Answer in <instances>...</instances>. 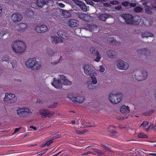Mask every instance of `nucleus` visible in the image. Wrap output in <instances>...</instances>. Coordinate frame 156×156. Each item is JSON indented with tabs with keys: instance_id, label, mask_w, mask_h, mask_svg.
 Returning a JSON list of instances; mask_svg holds the SVG:
<instances>
[{
	"instance_id": "nucleus-3",
	"label": "nucleus",
	"mask_w": 156,
	"mask_h": 156,
	"mask_svg": "<svg viewBox=\"0 0 156 156\" xmlns=\"http://www.w3.org/2000/svg\"><path fill=\"white\" fill-rule=\"evenodd\" d=\"M26 65L27 68L33 70L38 69L41 66V63L37 61L35 58L28 59L26 62Z\"/></svg>"
},
{
	"instance_id": "nucleus-16",
	"label": "nucleus",
	"mask_w": 156,
	"mask_h": 156,
	"mask_svg": "<svg viewBox=\"0 0 156 156\" xmlns=\"http://www.w3.org/2000/svg\"><path fill=\"white\" fill-rule=\"evenodd\" d=\"M59 79L62 80V82L65 85H71L72 84L70 81H69L63 75H59Z\"/></svg>"
},
{
	"instance_id": "nucleus-7",
	"label": "nucleus",
	"mask_w": 156,
	"mask_h": 156,
	"mask_svg": "<svg viewBox=\"0 0 156 156\" xmlns=\"http://www.w3.org/2000/svg\"><path fill=\"white\" fill-rule=\"evenodd\" d=\"M16 97L14 94L6 93L5 94L4 101L5 103H11L16 102Z\"/></svg>"
},
{
	"instance_id": "nucleus-51",
	"label": "nucleus",
	"mask_w": 156,
	"mask_h": 156,
	"mask_svg": "<svg viewBox=\"0 0 156 156\" xmlns=\"http://www.w3.org/2000/svg\"><path fill=\"white\" fill-rule=\"evenodd\" d=\"M103 5L105 6L109 7L111 6L110 4L108 3H104Z\"/></svg>"
},
{
	"instance_id": "nucleus-1",
	"label": "nucleus",
	"mask_w": 156,
	"mask_h": 156,
	"mask_svg": "<svg viewBox=\"0 0 156 156\" xmlns=\"http://www.w3.org/2000/svg\"><path fill=\"white\" fill-rule=\"evenodd\" d=\"M26 47L25 44L21 41H16L12 43V50L16 53H22L25 51Z\"/></svg>"
},
{
	"instance_id": "nucleus-40",
	"label": "nucleus",
	"mask_w": 156,
	"mask_h": 156,
	"mask_svg": "<svg viewBox=\"0 0 156 156\" xmlns=\"http://www.w3.org/2000/svg\"><path fill=\"white\" fill-rule=\"evenodd\" d=\"M13 68H15L17 66V62L16 60H13L11 62Z\"/></svg>"
},
{
	"instance_id": "nucleus-6",
	"label": "nucleus",
	"mask_w": 156,
	"mask_h": 156,
	"mask_svg": "<svg viewBox=\"0 0 156 156\" xmlns=\"http://www.w3.org/2000/svg\"><path fill=\"white\" fill-rule=\"evenodd\" d=\"M134 77L138 81H141L146 79L147 76V73L145 71H137L134 73Z\"/></svg>"
},
{
	"instance_id": "nucleus-52",
	"label": "nucleus",
	"mask_w": 156,
	"mask_h": 156,
	"mask_svg": "<svg viewBox=\"0 0 156 156\" xmlns=\"http://www.w3.org/2000/svg\"><path fill=\"white\" fill-rule=\"evenodd\" d=\"M153 111L151 110L149 112V113H146L145 114V115H150L151 114L153 113Z\"/></svg>"
},
{
	"instance_id": "nucleus-48",
	"label": "nucleus",
	"mask_w": 156,
	"mask_h": 156,
	"mask_svg": "<svg viewBox=\"0 0 156 156\" xmlns=\"http://www.w3.org/2000/svg\"><path fill=\"white\" fill-rule=\"evenodd\" d=\"M100 69H99V70L101 72H103L105 70V69L104 67L103 66H100Z\"/></svg>"
},
{
	"instance_id": "nucleus-37",
	"label": "nucleus",
	"mask_w": 156,
	"mask_h": 156,
	"mask_svg": "<svg viewBox=\"0 0 156 156\" xmlns=\"http://www.w3.org/2000/svg\"><path fill=\"white\" fill-rule=\"evenodd\" d=\"M9 58L8 55H5L4 57H3L2 59V61H6L7 62H9Z\"/></svg>"
},
{
	"instance_id": "nucleus-56",
	"label": "nucleus",
	"mask_w": 156,
	"mask_h": 156,
	"mask_svg": "<svg viewBox=\"0 0 156 156\" xmlns=\"http://www.w3.org/2000/svg\"><path fill=\"white\" fill-rule=\"evenodd\" d=\"M76 121V124H78L79 123V121H80V119H76L75 120Z\"/></svg>"
},
{
	"instance_id": "nucleus-35",
	"label": "nucleus",
	"mask_w": 156,
	"mask_h": 156,
	"mask_svg": "<svg viewBox=\"0 0 156 156\" xmlns=\"http://www.w3.org/2000/svg\"><path fill=\"white\" fill-rule=\"evenodd\" d=\"M112 134L111 136L114 138H116L117 136L118 133L115 131H112L110 132Z\"/></svg>"
},
{
	"instance_id": "nucleus-29",
	"label": "nucleus",
	"mask_w": 156,
	"mask_h": 156,
	"mask_svg": "<svg viewBox=\"0 0 156 156\" xmlns=\"http://www.w3.org/2000/svg\"><path fill=\"white\" fill-rule=\"evenodd\" d=\"M108 16L107 14H101L100 15L99 17L101 20L105 21L108 17Z\"/></svg>"
},
{
	"instance_id": "nucleus-17",
	"label": "nucleus",
	"mask_w": 156,
	"mask_h": 156,
	"mask_svg": "<svg viewBox=\"0 0 156 156\" xmlns=\"http://www.w3.org/2000/svg\"><path fill=\"white\" fill-rule=\"evenodd\" d=\"M90 52L92 54H96L97 57L94 60L97 62H99L101 57V56L99 54V52L95 50L94 48V47L91 48H90Z\"/></svg>"
},
{
	"instance_id": "nucleus-4",
	"label": "nucleus",
	"mask_w": 156,
	"mask_h": 156,
	"mask_svg": "<svg viewBox=\"0 0 156 156\" xmlns=\"http://www.w3.org/2000/svg\"><path fill=\"white\" fill-rule=\"evenodd\" d=\"M122 98V95L120 93L116 94L111 93L109 96V99L112 104H117L119 103Z\"/></svg>"
},
{
	"instance_id": "nucleus-31",
	"label": "nucleus",
	"mask_w": 156,
	"mask_h": 156,
	"mask_svg": "<svg viewBox=\"0 0 156 156\" xmlns=\"http://www.w3.org/2000/svg\"><path fill=\"white\" fill-rule=\"evenodd\" d=\"M108 39V41H110V42H111L112 44H116V42H117L115 40V38H114L113 37H109Z\"/></svg>"
},
{
	"instance_id": "nucleus-46",
	"label": "nucleus",
	"mask_w": 156,
	"mask_h": 156,
	"mask_svg": "<svg viewBox=\"0 0 156 156\" xmlns=\"http://www.w3.org/2000/svg\"><path fill=\"white\" fill-rule=\"evenodd\" d=\"M57 105V103H54L53 104L51 105H50L48 107L51 108H54Z\"/></svg>"
},
{
	"instance_id": "nucleus-8",
	"label": "nucleus",
	"mask_w": 156,
	"mask_h": 156,
	"mask_svg": "<svg viewBox=\"0 0 156 156\" xmlns=\"http://www.w3.org/2000/svg\"><path fill=\"white\" fill-rule=\"evenodd\" d=\"M115 64L118 69H119L126 70L129 67V65L127 62L122 60L117 61Z\"/></svg>"
},
{
	"instance_id": "nucleus-63",
	"label": "nucleus",
	"mask_w": 156,
	"mask_h": 156,
	"mask_svg": "<svg viewBox=\"0 0 156 156\" xmlns=\"http://www.w3.org/2000/svg\"><path fill=\"white\" fill-rule=\"evenodd\" d=\"M45 146H46V145L45 144H42V145H41V147H45Z\"/></svg>"
},
{
	"instance_id": "nucleus-61",
	"label": "nucleus",
	"mask_w": 156,
	"mask_h": 156,
	"mask_svg": "<svg viewBox=\"0 0 156 156\" xmlns=\"http://www.w3.org/2000/svg\"><path fill=\"white\" fill-rule=\"evenodd\" d=\"M93 1L96 2H99L100 1V0H92Z\"/></svg>"
},
{
	"instance_id": "nucleus-34",
	"label": "nucleus",
	"mask_w": 156,
	"mask_h": 156,
	"mask_svg": "<svg viewBox=\"0 0 156 156\" xmlns=\"http://www.w3.org/2000/svg\"><path fill=\"white\" fill-rule=\"evenodd\" d=\"M97 29V26L95 25H90L89 27V30L92 31L93 30H95V29Z\"/></svg>"
},
{
	"instance_id": "nucleus-36",
	"label": "nucleus",
	"mask_w": 156,
	"mask_h": 156,
	"mask_svg": "<svg viewBox=\"0 0 156 156\" xmlns=\"http://www.w3.org/2000/svg\"><path fill=\"white\" fill-rule=\"evenodd\" d=\"M138 137L140 138H146L147 136L143 133H140L138 134Z\"/></svg>"
},
{
	"instance_id": "nucleus-32",
	"label": "nucleus",
	"mask_w": 156,
	"mask_h": 156,
	"mask_svg": "<svg viewBox=\"0 0 156 156\" xmlns=\"http://www.w3.org/2000/svg\"><path fill=\"white\" fill-rule=\"evenodd\" d=\"M94 75H93L92 76H91L90 77L92 80V82L94 84H95L97 83V79L96 77H95Z\"/></svg>"
},
{
	"instance_id": "nucleus-43",
	"label": "nucleus",
	"mask_w": 156,
	"mask_h": 156,
	"mask_svg": "<svg viewBox=\"0 0 156 156\" xmlns=\"http://www.w3.org/2000/svg\"><path fill=\"white\" fill-rule=\"evenodd\" d=\"M53 140H50L47 141L45 144L46 146H49L51 143H52Z\"/></svg>"
},
{
	"instance_id": "nucleus-22",
	"label": "nucleus",
	"mask_w": 156,
	"mask_h": 156,
	"mask_svg": "<svg viewBox=\"0 0 156 156\" xmlns=\"http://www.w3.org/2000/svg\"><path fill=\"white\" fill-rule=\"evenodd\" d=\"M78 17L81 19L86 21H89V19L90 16L84 14H80L78 15Z\"/></svg>"
},
{
	"instance_id": "nucleus-41",
	"label": "nucleus",
	"mask_w": 156,
	"mask_h": 156,
	"mask_svg": "<svg viewBox=\"0 0 156 156\" xmlns=\"http://www.w3.org/2000/svg\"><path fill=\"white\" fill-rule=\"evenodd\" d=\"M148 123L149 122H144L140 126L143 128L146 127L147 126Z\"/></svg>"
},
{
	"instance_id": "nucleus-64",
	"label": "nucleus",
	"mask_w": 156,
	"mask_h": 156,
	"mask_svg": "<svg viewBox=\"0 0 156 156\" xmlns=\"http://www.w3.org/2000/svg\"><path fill=\"white\" fill-rule=\"evenodd\" d=\"M154 129L156 130V125L153 128Z\"/></svg>"
},
{
	"instance_id": "nucleus-59",
	"label": "nucleus",
	"mask_w": 156,
	"mask_h": 156,
	"mask_svg": "<svg viewBox=\"0 0 156 156\" xmlns=\"http://www.w3.org/2000/svg\"><path fill=\"white\" fill-rule=\"evenodd\" d=\"M71 123L72 124H75L76 123V121L75 120H72L71 122Z\"/></svg>"
},
{
	"instance_id": "nucleus-57",
	"label": "nucleus",
	"mask_w": 156,
	"mask_h": 156,
	"mask_svg": "<svg viewBox=\"0 0 156 156\" xmlns=\"http://www.w3.org/2000/svg\"><path fill=\"white\" fill-rule=\"evenodd\" d=\"M114 128H115V127L114 126H110L108 127V128L109 129H113Z\"/></svg>"
},
{
	"instance_id": "nucleus-24",
	"label": "nucleus",
	"mask_w": 156,
	"mask_h": 156,
	"mask_svg": "<svg viewBox=\"0 0 156 156\" xmlns=\"http://www.w3.org/2000/svg\"><path fill=\"white\" fill-rule=\"evenodd\" d=\"M46 4V2L44 0H37V6L39 7H42Z\"/></svg>"
},
{
	"instance_id": "nucleus-30",
	"label": "nucleus",
	"mask_w": 156,
	"mask_h": 156,
	"mask_svg": "<svg viewBox=\"0 0 156 156\" xmlns=\"http://www.w3.org/2000/svg\"><path fill=\"white\" fill-rule=\"evenodd\" d=\"M142 36L143 37H152L153 36V34L151 33L148 32H145L143 33L142 34Z\"/></svg>"
},
{
	"instance_id": "nucleus-45",
	"label": "nucleus",
	"mask_w": 156,
	"mask_h": 156,
	"mask_svg": "<svg viewBox=\"0 0 156 156\" xmlns=\"http://www.w3.org/2000/svg\"><path fill=\"white\" fill-rule=\"evenodd\" d=\"M47 150L45 149L43 151L40 152L38 153V154L40 155H42L45 153L47 151Z\"/></svg>"
},
{
	"instance_id": "nucleus-39",
	"label": "nucleus",
	"mask_w": 156,
	"mask_h": 156,
	"mask_svg": "<svg viewBox=\"0 0 156 156\" xmlns=\"http://www.w3.org/2000/svg\"><path fill=\"white\" fill-rule=\"evenodd\" d=\"M145 11L147 13L149 14L151 13V7L147 6L145 8Z\"/></svg>"
},
{
	"instance_id": "nucleus-58",
	"label": "nucleus",
	"mask_w": 156,
	"mask_h": 156,
	"mask_svg": "<svg viewBox=\"0 0 156 156\" xmlns=\"http://www.w3.org/2000/svg\"><path fill=\"white\" fill-rule=\"evenodd\" d=\"M149 155H152L154 156H156V153H150L149 154Z\"/></svg>"
},
{
	"instance_id": "nucleus-19",
	"label": "nucleus",
	"mask_w": 156,
	"mask_h": 156,
	"mask_svg": "<svg viewBox=\"0 0 156 156\" xmlns=\"http://www.w3.org/2000/svg\"><path fill=\"white\" fill-rule=\"evenodd\" d=\"M106 54L107 56L111 58H115L118 55L116 52L113 50H110L108 51Z\"/></svg>"
},
{
	"instance_id": "nucleus-14",
	"label": "nucleus",
	"mask_w": 156,
	"mask_h": 156,
	"mask_svg": "<svg viewBox=\"0 0 156 156\" xmlns=\"http://www.w3.org/2000/svg\"><path fill=\"white\" fill-rule=\"evenodd\" d=\"M40 114L44 117H49L52 115L53 113L50 111L47 110L43 109L40 111Z\"/></svg>"
},
{
	"instance_id": "nucleus-26",
	"label": "nucleus",
	"mask_w": 156,
	"mask_h": 156,
	"mask_svg": "<svg viewBox=\"0 0 156 156\" xmlns=\"http://www.w3.org/2000/svg\"><path fill=\"white\" fill-rule=\"evenodd\" d=\"M19 27L20 29L19 31L23 32H24L27 27V26L25 23H20L19 25Z\"/></svg>"
},
{
	"instance_id": "nucleus-9",
	"label": "nucleus",
	"mask_w": 156,
	"mask_h": 156,
	"mask_svg": "<svg viewBox=\"0 0 156 156\" xmlns=\"http://www.w3.org/2000/svg\"><path fill=\"white\" fill-rule=\"evenodd\" d=\"M70 100L74 102L82 103L84 101V98L83 96L78 95L76 96L69 95L68 97Z\"/></svg>"
},
{
	"instance_id": "nucleus-18",
	"label": "nucleus",
	"mask_w": 156,
	"mask_h": 156,
	"mask_svg": "<svg viewBox=\"0 0 156 156\" xmlns=\"http://www.w3.org/2000/svg\"><path fill=\"white\" fill-rule=\"evenodd\" d=\"M67 23L69 26L71 27H76L78 26L77 21L74 19H70L67 21Z\"/></svg>"
},
{
	"instance_id": "nucleus-49",
	"label": "nucleus",
	"mask_w": 156,
	"mask_h": 156,
	"mask_svg": "<svg viewBox=\"0 0 156 156\" xmlns=\"http://www.w3.org/2000/svg\"><path fill=\"white\" fill-rule=\"evenodd\" d=\"M21 129L20 127L19 128H16L15 129V132H14L12 134H14L16 133L17 132L20 130Z\"/></svg>"
},
{
	"instance_id": "nucleus-20",
	"label": "nucleus",
	"mask_w": 156,
	"mask_h": 156,
	"mask_svg": "<svg viewBox=\"0 0 156 156\" xmlns=\"http://www.w3.org/2000/svg\"><path fill=\"white\" fill-rule=\"evenodd\" d=\"M51 40L52 42L55 43H62L63 42V40L61 38L55 36H51Z\"/></svg>"
},
{
	"instance_id": "nucleus-42",
	"label": "nucleus",
	"mask_w": 156,
	"mask_h": 156,
	"mask_svg": "<svg viewBox=\"0 0 156 156\" xmlns=\"http://www.w3.org/2000/svg\"><path fill=\"white\" fill-rule=\"evenodd\" d=\"M85 1L88 4L92 5H93L94 4L93 1L91 0H85Z\"/></svg>"
},
{
	"instance_id": "nucleus-44",
	"label": "nucleus",
	"mask_w": 156,
	"mask_h": 156,
	"mask_svg": "<svg viewBox=\"0 0 156 156\" xmlns=\"http://www.w3.org/2000/svg\"><path fill=\"white\" fill-rule=\"evenodd\" d=\"M119 3V2L117 1H114L110 2V4L112 5H116Z\"/></svg>"
},
{
	"instance_id": "nucleus-62",
	"label": "nucleus",
	"mask_w": 156,
	"mask_h": 156,
	"mask_svg": "<svg viewBox=\"0 0 156 156\" xmlns=\"http://www.w3.org/2000/svg\"><path fill=\"white\" fill-rule=\"evenodd\" d=\"M146 50L147 51V50L145 49H143V50H142V54H145V53H144V51H146Z\"/></svg>"
},
{
	"instance_id": "nucleus-54",
	"label": "nucleus",
	"mask_w": 156,
	"mask_h": 156,
	"mask_svg": "<svg viewBox=\"0 0 156 156\" xmlns=\"http://www.w3.org/2000/svg\"><path fill=\"white\" fill-rule=\"evenodd\" d=\"M58 5L61 8L64 7L65 6L64 4H62V3H59Z\"/></svg>"
},
{
	"instance_id": "nucleus-33",
	"label": "nucleus",
	"mask_w": 156,
	"mask_h": 156,
	"mask_svg": "<svg viewBox=\"0 0 156 156\" xmlns=\"http://www.w3.org/2000/svg\"><path fill=\"white\" fill-rule=\"evenodd\" d=\"M86 124L85 125V127H92L94 126V123L93 122H90V123L88 122H86Z\"/></svg>"
},
{
	"instance_id": "nucleus-15",
	"label": "nucleus",
	"mask_w": 156,
	"mask_h": 156,
	"mask_svg": "<svg viewBox=\"0 0 156 156\" xmlns=\"http://www.w3.org/2000/svg\"><path fill=\"white\" fill-rule=\"evenodd\" d=\"M62 80L59 79L58 80H54V82L51 83L52 85L57 89H61L62 88Z\"/></svg>"
},
{
	"instance_id": "nucleus-53",
	"label": "nucleus",
	"mask_w": 156,
	"mask_h": 156,
	"mask_svg": "<svg viewBox=\"0 0 156 156\" xmlns=\"http://www.w3.org/2000/svg\"><path fill=\"white\" fill-rule=\"evenodd\" d=\"M93 86V84L90 83V84L88 85V87L89 89H92L93 88L92 87Z\"/></svg>"
},
{
	"instance_id": "nucleus-13",
	"label": "nucleus",
	"mask_w": 156,
	"mask_h": 156,
	"mask_svg": "<svg viewBox=\"0 0 156 156\" xmlns=\"http://www.w3.org/2000/svg\"><path fill=\"white\" fill-rule=\"evenodd\" d=\"M48 30L47 27L45 25H38L35 27V30L37 32L44 33Z\"/></svg>"
},
{
	"instance_id": "nucleus-50",
	"label": "nucleus",
	"mask_w": 156,
	"mask_h": 156,
	"mask_svg": "<svg viewBox=\"0 0 156 156\" xmlns=\"http://www.w3.org/2000/svg\"><path fill=\"white\" fill-rule=\"evenodd\" d=\"M121 7L122 6L121 5H118L115 7V9L118 10H119L121 9Z\"/></svg>"
},
{
	"instance_id": "nucleus-21",
	"label": "nucleus",
	"mask_w": 156,
	"mask_h": 156,
	"mask_svg": "<svg viewBox=\"0 0 156 156\" xmlns=\"http://www.w3.org/2000/svg\"><path fill=\"white\" fill-rule=\"evenodd\" d=\"M120 110L122 113H129L130 111L128 106L125 105H122L120 107Z\"/></svg>"
},
{
	"instance_id": "nucleus-12",
	"label": "nucleus",
	"mask_w": 156,
	"mask_h": 156,
	"mask_svg": "<svg viewBox=\"0 0 156 156\" xmlns=\"http://www.w3.org/2000/svg\"><path fill=\"white\" fill-rule=\"evenodd\" d=\"M23 17L21 14L20 13H15L12 15L11 19L14 22H18L20 21L22 19Z\"/></svg>"
},
{
	"instance_id": "nucleus-60",
	"label": "nucleus",
	"mask_w": 156,
	"mask_h": 156,
	"mask_svg": "<svg viewBox=\"0 0 156 156\" xmlns=\"http://www.w3.org/2000/svg\"><path fill=\"white\" fill-rule=\"evenodd\" d=\"M2 12V8L0 6V15L1 13Z\"/></svg>"
},
{
	"instance_id": "nucleus-10",
	"label": "nucleus",
	"mask_w": 156,
	"mask_h": 156,
	"mask_svg": "<svg viewBox=\"0 0 156 156\" xmlns=\"http://www.w3.org/2000/svg\"><path fill=\"white\" fill-rule=\"evenodd\" d=\"M84 69V73L85 74L88 75H91L92 74L94 75V68L88 65H85L82 67Z\"/></svg>"
},
{
	"instance_id": "nucleus-11",
	"label": "nucleus",
	"mask_w": 156,
	"mask_h": 156,
	"mask_svg": "<svg viewBox=\"0 0 156 156\" xmlns=\"http://www.w3.org/2000/svg\"><path fill=\"white\" fill-rule=\"evenodd\" d=\"M72 0L73 1L76 5L79 6L83 11L87 12L88 10L89 7H87L84 2L77 0Z\"/></svg>"
},
{
	"instance_id": "nucleus-47",
	"label": "nucleus",
	"mask_w": 156,
	"mask_h": 156,
	"mask_svg": "<svg viewBox=\"0 0 156 156\" xmlns=\"http://www.w3.org/2000/svg\"><path fill=\"white\" fill-rule=\"evenodd\" d=\"M28 14L27 15V16H32L33 15V12L31 10H29L28 12Z\"/></svg>"
},
{
	"instance_id": "nucleus-38",
	"label": "nucleus",
	"mask_w": 156,
	"mask_h": 156,
	"mask_svg": "<svg viewBox=\"0 0 156 156\" xmlns=\"http://www.w3.org/2000/svg\"><path fill=\"white\" fill-rule=\"evenodd\" d=\"M142 10L143 9L142 8L138 6L136 7L134 9L135 11L137 12H140L142 11Z\"/></svg>"
},
{
	"instance_id": "nucleus-27",
	"label": "nucleus",
	"mask_w": 156,
	"mask_h": 156,
	"mask_svg": "<svg viewBox=\"0 0 156 156\" xmlns=\"http://www.w3.org/2000/svg\"><path fill=\"white\" fill-rule=\"evenodd\" d=\"M62 15L64 17L68 18L71 16V14L68 11L64 10L62 12Z\"/></svg>"
},
{
	"instance_id": "nucleus-2",
	"label": "nucleus",
	"mask_w": 156,
	"mask_h": 156,
	"mask_svg": "<svg viewBox=\"0 0 156 156\" xmlns=\"http://www.w3.org/2000/svg\"><path fill=\"white\" fill-rule=\"evenodd\" d=\"M121 17L125 20L126 22L128 24L137 25L141 20L140 16H136L133 17V16L129 14H122Z\"/></svg>"
},
{
	"instance_id": "nucleus-5",
	"label": "nucleus",
	"mask_w": 156,
	"mask_h": 156,
	"mask_svg": "<svg viewBox=\"0 0 156 156\" xmlns=\"http://www.w3.org/2000/svg\"><path fill=\"white\" fill-rule=\"evenodd\" d=\"M30 113V110L27 108H19L16 110L17 114L21 117H26Z\"/></svg>"
},
{
	"instance_id": "nucleus-28",
	"label": "nucleus",
	"mask_w": 156,
	"mask_h": 156,
	"mask_svg": "<svg viewBox=\"0 0 156 156\" xmlns=\"http://www.w3.org/2000/svg\"><path fill=\"white\" fill-rule=\"evenodd\" d=\"M30 1V2H31V3L30 5V6H31L33 8H36L37 6V1L36 0H31Z\"/></svg>"
},
{
	"instance_id": "nucleus-25",
	"label": "nucleus",
	"mask_w": 156,
	"mask_h": 156,
	"mask_svg": "<svg viewBox=\"0 0 156 156\" xmlns=\"http://www.w3.org/2000/svg\"><path fill=\"white\" fill-rule=\"evenodd\" d=\"M122 5L123 6H129L130 7H134L136 5L135 3H130L129 2L126 1L123 2Z\"/></svg>"
},
{
	"instance_id": "nucleus-55",
	"label": "nucleus",
	"mask_w": 156,
	"mask_h": 156,
	"mask_svg": "<svg viewBox=\"0 0 156 156\" xmlns=\"http://www.w3.org/2000/svg\"><path fill=\"white\" fill-rule=\"evenodd\" d=\"M30 128L33 129V130H37V128H36V127L35 126H30Z\"/></svg>"
},
{
	"instance_id": "nucleus-23",
	"label": "nucleus",
	"mask_w": 156,
	"mask_h": 156,
	"mask_svg": "<svg viewBox=\"0 0 156 156\" xmlns=\"http://www.w3.org/2000/svg\"><path fill=\"white\" fill-rule=\"evenodd\" d=\"M58 36L62 38L67 39L68 37V34L62 31H59L57 32Z\"/></svg>"
}]
</instances>
